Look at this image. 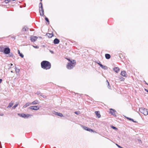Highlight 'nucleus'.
<instances>
[{"label": "nucleus", "mask_w": 148, "mask_h": 148, "mask_svg": "<svg viewBox=\"0 0 148 148\" xmlns=\"http://www.w3.org/2000/svg\"><path fill=\"white\" fill-rule=\"evenodd\" d=\"M41 67L43 69L48 70L51 68V63L49 61L44 60L41 63Z\"/></svg>", "instance_id": "1"}, {"label": "nucleus", "mask_w": 148, "mask_h": 148, "mask_svg": "<svg viewBox=\"0 0 148 148\" xmlns=\"http://www.w3.org/2000/svg\"><path fill=\"white\" fill-rule=\"evenodd\" d=\"M76 64V61L75 60H73V61L67 63L66 68L68 69H71L75 66Z\"/></svg>", "instance_id": "2"}, {"label": "nucleus", "mask_w": 148, "mask_h": 148, "mask_svg": "<svg viewBox=\"0 0 148 148\" xmlns=\"http://www.w3.org/2000/svg\"><path fill=\"white\" fill-rule=\"evenodd\" d=\"M139 111L140 112L143 113L145 115H148L147 110L146 109L143 108H140L139 109Z\"/></svg>", "instance_id": "3"}, {"label": "nucleus", "mask_w": 148, "mask_h": 148, "mask_svg": "<svg viewBox=\"0 0 148 148\" xmlns=\"http://www.w3.org/2000/svg\"><path fill=\"white\" fill-rule=\"evenodd\" d=\"M18 115L19 116H21L22 117L25 118H27L29 117H31L32 116V115L31 114H25L23 113V114H18Z\"/></svg>", "instance_id": "4"}, {"label": "nucleus", "mask_w": 148, "mask_h": 148, "mask_svg": "<svg viewBox=\"0 0 148 148\" xmlns=\"http://www.w3.org/2000/svg\"><path fill=\"white\" fill-rule=\"evenodd\" d=\"M82 127L85 130H87V131H89L90 132H95V131L94 130H93L92 129H91L88 127H85V126H84L82 125Z\"/></svg>", "instance_id": "5"}, {"label": "nucleus", "mask_w": 148, "mask_h": 148, "mask_svg": "<svg viewBox=\"0 0 148 148\" xmlns=\"http://www.w3.org/2000/svg\"><path fill=\"white\" fill-rule=\"evenodd\" d=\"M3 51L5 54H8L10 53V49L8 47L4 49Z\"/></svg>", "instance_id": "6"}, {"label": "nucleus", "mask_w": 148, "mask_h": 148, "mask_svg": "<svg viewBox=\"0 0 148 148\" xmlns=\"http://www.w3.org/2000/svg\"><path fill=\"white\" fill-rule=\"evenodd\" d=\"M29 108L32 110H38L39 108L38 106H34L30 107Z\"/></svg>", "instance_id": "7"}, {"label": "nucleus", "mask_w": 148, "mask_h": 148, "mask_svg": "<svg viewBox=\"0 0 148 148\" xmlns=\"http://www.w3.org/2000/svg\"><path fill=\"white\" fill-rule=\"evenodd\" d=\"M39 10L40 16H43L44 14V10H43V7H39Z\"/></svg>", "instance_id": "8"}, {"label": "nucleus", "mask_w": 148, "mask_h": 148, "mask_svg": "<svg viewBox=\"0 0 148 148\" xmlns=\"http://www.w3.org/2000/svg\"><path fill=\"white\" fill-rule=\"evenodd\" d=\"M110 113L111 114H112L113 115V116H116V111L113 110L112 109H110Z\"/></svg>", "instance_id": "9"}, {"label": "nucleus", "mask_w": 148, "mask_h": 148, "mask_svg": "<svg viewBox=\"0 0 148 148\" xmlns=\"http://www.w3.org/2000/svg\"><path fill=\"white\" fill-rule=\"evenodd\" d=\"M38 38V37L36 36H32L30 38V39L32 42L35 41Z\"/></svg>", "instance_id": "10"}, {"label": "nucleus", "mask_w": 148, "mask_h": 148, "mask_svg": "<svg viewBox=\"0 0 148 148\" xmlns=\"http://www.w3.org/2000/svg\"><path fill=\"white\" fill-rule=\"evenodd\" d=\"M113 70L115 72H116L117 73H118L120 69L118 67H116L113 68Z\"/></svg>", "instance_id": "11"}, {"label": "nucleus", "mask_w": 148, "mask_h": 148, "mask_svg": "<svg viewBox=\"0 0 148 148\" xmlns=\"http://www.w3.org/2000/svg\"><path fill=\"white\" fill-rule=\"evenodd\" d=\"M59 42H60L59 40L57 38H55L53 42H54V44H58L59 43Z\"/></svg>", "instance_id": "12"}, {"label": "nucleus", "mask_w": 148, "mask_h": 148, "mask_svg": "<svg viewBox=\"0 0 148 148\" xmlns=\"http://www.w3.org/2000/svg\"><path fill=\"white\" fill-rule=\"evenodd\" d=\"M121 74L122 76H123L126 77V72L125 71H121Z\"/></svg>", "instance_id": "13"}, {"label": "nucleus", "mask_w": 148, "mask_h": 148, "mask_svg": "<svg viewBox=\"0 0 148 148\" xmlns=\"http://www.w3.org/2000/svg\"><path fill=\"white\" fill-rule=\"evenodd\" d=\"M105 57L106 58V59H109L110 58L111 56L110 55V54H109L106 53V54L105 55Z\"/></svg>", "instance_id": "14"}, {"label": "nucleus", "mask_w": 148, "mask_h": 148, "mask_svg": "<svg viewBox=\"0 0 148 148\" xmlns=\"http://www.w3.org/2000/svg\"><path fill=\"white\" fill-rule=\"evenodd\" d=\"M31 104L29 102L27 103L24 105L23 107L24 108H26L27 107L29 106Z\"/></svg>", "instance_id": "15"}, {"label": "nucleus", "mask_w": 148, "mask_h": 148, "mask_svg": "<svg viewBox=\"0 0 148 148\" xmlns=\"http://www.w3.org/2000/svg\"><path fill=\"white\" fill-rule=\"evenodd\" d=\"M95 113L98 118H99L101 117V115L100 114L99 112L98 111H96L95 112Z\"/></svg>", "instance_id": "16"}, {"label": "nucleus", "mask_w": 148, "mask_h": 148, "mask_svg": "<svg viewBox=\"0 0 148 148\" xmlns=\"http://www.w3.org/2000/svg\"><path fill=\"white\" fill-rule=\"evenodd\" d=\"M100 67H101L102 69H108V67L107 66L103 65L102 64L100 65Z\"/></svg>", "instance_id": "17"}, {"label": "nucleus", "mask_w": 148, "mask_h": 148, "mask_svg": "<svg viewBox=\"0 0 148 148\" xmlns=\"http://www.w3.org/2000/svg\"><path fill=\"white\" fill-rule=\"evenodd\" d=\"M13 103L11 101L10 103H9L8 106L7 107L8 108H9L11 107L13 105Z\"/></svg>", "instance_id": "18"}, {"label": "nucleus", "mask_w": 148, "mask_h": 148, "mask_svg": "<svg viewBox=\"0 0 148 148\" xmlns=\"http://www.w3.org/2000/svg\"><path fill=\"white\" fill-rule=\"evenodd\" d=\"M46 35L49 38H51L53 36V35L52 34H51L49 33H47L46 34Z\"/></svg>", "instance_id": "19"}, {"label": "nucleus", "mask_w": 148, "mask_h": 148, "mask_svg": "<svg viewBox=\"0 0 148 148\" xmlns=\"http://www.w3.org/2000/svg\"><path fill=\"white\" fill-rule=\"evenodd\" d=\"M38 103V101L37 100H35L32 102L31 104L33 105L37 104Z\"/></svg>", "instance_id": "20"}, {"label": "nucleus", "mask_w": 148, "mask_h": 148, "mask_svg": "<svg viewBox=\"0 0 148 148\" xmlns=\"http://www.w3.org/2000/svg\"><path fill=\"white\" fill-rule=\"evenodd\" d=\"M18 53L19 54V56L21 57V58H23L24 57L22 53H21L20 52V51L19 50H18Z\"/></svg>", "instance_id": "21"}, {"label": "nucleus", "mask_w": 148, "mask_h": 148, "mask_svg": "<svg viewBox=\"0 0 148 148\" xmlns=\"http://www.w3.org/2000/svg\"><path fill=\"white\" fill-rule=\"evenodd\" d=\"M8 54V55L7 56V57H13V54L12 53H10H10H9Z\"/></svg>", "instance_id": "22"}, {"label": "nucleus", "mask_w": 148, "mask_h": 148, "mask_svg": "<svg viewBox=\"0 0 148 148\" xmlns=\"http://www.w3.org/2000/svg\"><path fill=\"white\" fill-rule=\"evenodd\" d=\"M15 71L16 73H19L20 71L19 69H17L16 66L15 67Z\"/></svg>", "instance_id": "23"}, {"label": "nucleus", "mask_w": 148, "mask_h": 148, "mask_svg": "<svg viewBox=\"0 0 148 148\" xmlns=\"http://www.w3.org/2000/svg\"><path fill=\"white\" fill-rule=\"evenodd\" d=\"M27 29V27H24L22 29V30L23 31H26Z\"/></svg>", "instance_id": "24"}, {"label": "nucleus", "mask_w": 148, "mask_h": 148, "mask_svg": "<svg viewBox=\"0 0 148 148\" xmlns=\"http://www.w3.org/2000/svg\"><path fill=\"white\" fill-rule=\"evenodd\" d=\"M126 118H127V119H128V120H130V121H133V122H136V121H134V120L133 119H131V118H129V117H127Z\"/></svg>", "instance_id": "25"}, {"label": "nucleus", "mask_w": 148, "mask_h": 148, "mask_svg": "<svg viewBox=\"0 0 148 148\" xmlns=\"http://www.w3.org/2000/svg\"><path fill=\"white\" fill-rule=\"evenodd\" d=\"M3 47H0V51L3 52L4 51Z\"/></svg>", "instance_id": "26"}, {"label": "nucleus", "mask_w": 148, "mask_h": 148, "mask_svg": "<svg viewBox=\"0 0 148 148\" xmlns=\"http://www.w3.org/2000/svg\"><path fill=\"white\" fill-rule=\"evenodd\" d=\"M18 106V104H15L12 107L13 109H15Z\"/></svg>", "instance_id": "27"}, {"label": "nucleus", "mask_w": 148, "mask_h": 148, "mask_svg": "<svg viewBox=\"0 0 148 148\" xmlns=\"http://www.w3.org/2000/svg\"><path fill=\"white\" fill-rule=\"evenodd\" d=\"M58 116L60 117H62L63 116L62 114L60 113H58Z\"/></svg>", "instance_id": "28"}, {"label": "nucleus", "mask_w": 148, "mask_h": 148, "mask_svg": "<svg viewBox=\"0 0 148 148\" xmlns=\"http://www.w3.org/2000/svg\"><path fill=\"white\" fill-rule=\"evenodd\" d=\"M58 112H56L55 111H53V113L54 114H55L56 115H58Z\"/></svg>", "instance_id": "29"}, {"label": "nucleus", "mask_w": 148, "mask_h": 148, "mask_svg": "<svg viewBox=\"0 0 148 148\" xmlns=\"http://www.w3.org/2000/svg\"><path fill=\"white\" fill-rule=\"evenodd\" d=\"M120 79L121 81H123L124 79V78L123 77H120Z\"/></svg>", "instance_id": "30"}, {"label": "nucleus", "mask_w": 148, "mask_h": 148, "mask_svg": "<svg viewBox=\"0 0 148 148\" xmlns=\"http://www.w3.org/2000/svg\"><path fill=\"white\" fill-rule=\"evenodd\" d=\"M111 127L112 128H113V129H114V130H117V129L115 127H114L113 126H111Z\"/></svg>", "instance_id": "31"}, {"label": "nucleus", "mask_w": 148, "mask_h": 148, "mask_svg": "<svg viewBox=\"0 0 148 148\" xmlns=\"http://www.w3.org/2000/svg\"><path fill=\"white\" fill-rule=\"evenodd\" d=\"M75 113L77 115H79L80 114V112L78 111H76L75 112Z\"/></svg>", "instance_id": "32"}, {"label": "nucleus", "mask_w": 148, "mask_h": 148, "mask_svg": "<svg viewBox=\"0 0 148 148\" xmlns=\"http://www.w3.org/2000/svg\"><path fill=\"white\" fill-rule=\"evenodd\" d=\"M45 20L47 22H48L49 23V19H48L47 18L45 17Z\"/></svg>", "instance_id": "33"}, {"label": "nucleus", "mask_w": 148, "mask_h": 148, "mask_svg": "<svg viewBox=\"0 0 148 148\" xmlns=\"http://www.w3.org/2000/svg\"><path fill=\"white\" fill-rule=\"evenodd\" d=\"M39 5H40V8H42L43 7V6H42V3L41 2L40 3H39Z\"/></svg>", "instance_id": "34"}, {"label": "nucleus", "mask_w": 148, "mask_h": 148, "mask_svg": "<svg viewBox=\"0 0 148 148\" xmlns=\"http://www.w3.org/2000/svg\"><path fill=\"white\" fill-rule=\"evenodd\" d=\"M100 66V65L101 64H102L101 63V62H100V61H99L98 62H97Z\"/></svg>", "instance_id": "35"}, {"label": "nucleus", "mask_w": 148, "mask_h": 148, "mask_svg": "<svg viewBox=\"0 0 148 148\" xmlns=\"http://www.w3.org/2000/svg\"><path fill=\"white\" fill-rule=\"evenodd\" d=\"M108 88L109 89H110V84L109 83H108Z\"/></svg>", "instance_id": "36"}, {"label": "nucleus", "mask_w": 148, "mask_h": 148, "mask_svg": "<svg viewBox=\"0 0 148 148\" xmlns=\"http://www.w3.org/2000/svg\"><path fill=\"white\" fill-rule=\"evenodd\" d=\"M66 59L69 61V62H70V61H73V60H71L69 59L68 58H66Z\"/></svg>", "instance_id": "37"}, {"label": "nucleus", "mask_w": 148, "mask_h": 148, "mask_svg": "<svg viewBox=\"0 0 148 148\" xmlns=\"http://www.w3.org/2000/svg\"><path fill=\"white\" fill-rule=\"evenodd\" d=\"M49 51L52 54H53L54 53L53 51H52L49 50Z\"/></svg>", "instance_id": "38"}, {"label": "nucleus", "mask_w": 148, "mask_h": 148, "mask_svg": "<svg viewBox=\"0 0 148 148\" xmlns=\"http://www.w3.org/2000/svg\"><path fill=\"white\" fill-rule=\"evenodd\" d=\"M116 145L119 148H121V146H119V145H117V144H116Z\"/></svg>", "instance_id": "39"}, {"label": "nucleus", "mask_w": 148, "mask_h": 148, "mask_svg": "<svg viewBox=\"0 0 148 148\" xmlns=\"http://www.w3.org/2000/svg\"><path fill=\"white\" fill-rule=\"evenodd\" d=\"M2 81V80L1 79H0V84L1 83Z\"/></svg>", "instance_id": "40"}, {"label": "nucleus", "mask_w": 148, "mask_h": 148, "mask_svg": "<svg viewBox=\"0 0 148 148\" xmlns=\"http://www.w3.org/2000/svg\"><path fill=\"white\" fill-rule=\"evenodd\" d=\"M0 148H2V147H1V142H0Z\"/></svg>", "instance_id": "41"}, {"label": "nucleus", "mask_w": 148, "mask_h": 148, "mask_svg": "<svg viewBox=\"0 0 148 148\" xmlns=\"http://www.w3.org/2000/svg\"><path fill=\"white\" fill-rule=\"evenodd\" d=\"M3 113H1V114H0V116H3Z\"/></svg>", "instance_id": "42"}, {"label": "nucleus", "mask_w": 148, "mask_h": 148, "mask_svg": "<svg viewBox=\"0 0 148 148\" xmlns=\"http://www.w3.org/2000/svg\"><path fill=\"white\" fill-rule=\"evenodd\" d=\"M41 96H42V95H41ZM42 97L44 98H45L46 97V96H45V95L42 96Z\"/></svg>", "instance_id": "43"}, {"label": "nucleus", "mask_w": 148, "mask_h": 148, "mask_svg": "<svg viewBox=\"0 0 148 148\" xmlns=\"http://www.w3.org/2000/svg\"><path fill=\"white\" fill-rule=\"evenodd\" d=\"M34 47L36 49H38V48L39 47Z\"/></svg>", "instance_id": "44"}, {"label": "nucleus", "mask_w": 148, "mask_h": 148, "mask_svg": "<svg viewBox=\"0 0 148 148\" xmlns=\"http://www.w3.org/2000/svg\"><path fill=\"white\" fill-rule=\"evenodd\" d=\"M145 90L147 91V92H148V90L147 89H145Z\"/></svg>", "instance_id": "45"}, {"label": "nucleus", "mask_w": 148, "mask_h": 148, "mask_svg": "<svg viewBox=\"0 0 148 148\" xmlns=\"http://www.w3.org/2000/svg\"><path fill=\"white\" fill-rule=\"evenodd\" d=\"M106 82H107V83H108H108H109V82H108V80H107Z\"/></svg>", "instance_id": "46"}, {"label": "nucleus", "mask_w": 148, "mask_h": 148, "mask_svg": "<svg viewBox=\"0 0 148 148\" xmlns=\"http://www.w3.org/2000/svg\"><path fill=\"white\" fill-rule=\"evenodd\" d=\"M12 38H13V40H14L15 39V38H14V37H13Z\"/></svg>", "instance_id": "47"}, {"label": "nucleus", "mask_w": 148, "mask_h": 148, "mask_svg": "<svg viewBox=\"0 0 148 148\" xmlns=\"http://www.w3.org/2000/svg\"><path fill=\"white\" fill-rule=\"evenodd\" d=\"M11 66H12L13 65V64H11Z\"/></svg>", "instance_id": "48"}, {"label": "nucleus", "mask_w": 148, "mask_h": 148, "mask_svg": "<svg viewBox=\"0 0 148 148\" xmlns=\"http://www.w3.org/2000/svg\"><path fill=\"white\" fill-rule=\"evenodd\" d=\"M138 141H141V140H138Z\"/></svg>", "instance_id": "49"}, {"label": "nucleus", "mask_w": 148, "mask_h": 148, "mask_svg": "<svg viewBox=\"0 0 148 148\" xmlns=\"http://www.w3.org/2000/svg\"><path fill=\"white\" fill-rule=\"evenodd\" d=\"M11 73H13V71H11Z\"/></svg>", "instance_id": "50"}, {"label": "nucleus", "mask_w": 148, "mask_h": 148, "mask_svg": "<svg viewBox=\"0 0 148 148\" xmlns=\"http://www.w3.org/2000/svg\"><path fill=\"white\" fill-rule=\"evenodd\" d=\"M37 94H38H38H39V92H38V93H37Z\"/></svg>", "instance_id": "51"}, {"label": "nucleus", "mask_w": 148, "mask_h": 148, "mask_svg": "<svg viewBox=\"0 0 148 148\" xmlns=\"http://www.w3.org/2000/svg\"><path fill=\"white\" fill-rule=\"evenodd\" d=\"M145 83H146V84H147V83H146V82H145Z\"/></svg>", "instance_id": "52"}, {"label": "nucleus", "mask_w": 148, "mask_h": 148, "mask_svg": "<svg viewBox=\"0 0 148 148\" xmlns=\"http://www.w3.org/2000/svg\"><path fill=\"white\" fill-rule=\"evenodd\" d=\"M121 148H123L122 147H121Z\"/></svg>", "instance_id": "53"}, {"label": "nucleus", "mask_w": 148, "mask_h": 148, "mask_svg": "<svg viewBox=\"0 0 148 148\" xmlns=\"http://www.w3.org/2000/svg\"><path fill=\"white\" fill-rule=\"evenodd\" d=\"M41 1H42V0H40Z\"/></svg>", "instance_id": "54"}]
</instances>
